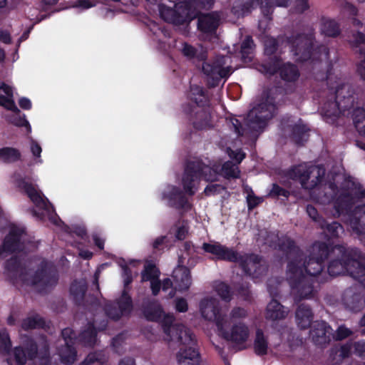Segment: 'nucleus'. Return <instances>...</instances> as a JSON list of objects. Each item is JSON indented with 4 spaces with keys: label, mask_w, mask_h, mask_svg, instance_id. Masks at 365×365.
I'll return each mask as SVG.
<instances>
[{
    "label": "nucleus",
    "mask_w": 365,
    "mask_h": 365,
    "mask_svg": "<svg viewBox=\"0 0 365 365\" xmlns=\"http://www.w3.org/2000/svg\"><path fill=\"white\" fill-rule=\"evenodd\" d=\"M219 175L227 178H238L240 170L237 165L230 162H227L222 165L220 173H218L217 168H212L200 162L190 163L187 166L182 178L184 190L187 194L192 195L201 178L207 181H215L217 180Z\"/></svg>",
    "instance_id": "obj_1"
},
{
    "label": "nucleus",
    "mask_w": 365,
    "mask_h": 365,
    "mask_svg": "<svg viewBox=\"0 0 365 365\" xmlns=\"http://www.w3.org/2000/svg\"><path fill=\"white\" fill-rule=\"evenodd\" d=\"M247 315L245 309H232L228 315H224L222 319L217 320L218 335L240 349L245 348L250 334L249 327L243 322Z\"/></svg>",
    "instance_id": "obj_2"
},
{
    "label": "nucleus",
    "mask_w": 365,
    "mask_h": 365,
    "mask_svg": "<svg viewBox=\"0 0 365 365\" xmlns=\"http://www.w3.org/2000/svg\"><path fill=\"white\" fill-rule=\"evenodd\" d=\"M159 274L158 269L150 263L146 264L145 270L142 273V280L150 282V287L154 295L159 292L160 288L165 292L169 288H172L169 292V296L173 297L175 294L173 289L183 292L187 290L191 284L190 271L185 267L179 266L174 269L173 282L169 279H165L160 283L158 280Z\"/></svg>",
    "instance_id": "obj_3"
},
{
    "label": "nucleus",
    "mask_w": 365,
    "mask_h": 365,
    "mask_svg": "<svg viewBox=\"0 0 365 365\" xmlns=\"http://www.w3.org/2000/svg\"><path fill=\"white\" fill-rule=\"evenodd\" d=\"M148 320L160 322L163 329V339L168 342L192 344L194 339L190 331L182 324H173V315L165 314L158 305L150 306L145 311Z\"/></svg>",
    "instance_id": "obj_4"
},
{
    "label": "nucleus",
    "mask_w": 365,
    "mask_h": 365,
    "mask_svg": "<svg viewBox=\"0 0 365 365\" xmlns=\"http://www.w3.org/2000/svg\"><path fill=\"white\" fill-rule=\"evenodd\" d=\"M203 250L213 255L216 258L232 262L239 261L244 270L253 277H257L264 273L266 267L261 259L256 255L239 257L237 253L234 250L225 247L217 242L204 243Z\"/></svg>",
    "instance_id": "obj_5"
},
{
    "label": "nucleus",
    "mask_w": 365,
    "mask_h": 365,
    "mask_svg": "<svg viewBox=\"0 0 365 365\" xmlns=\"http://www.w3.org/2000/svg\"><path fill=\"white\" fill-rule=\"evenodd\" d=\"M336 95V102L329 103L322 108V113L328 123H334V118L339 113L346 115V111L354 106V98L351 95V88L349 85L336 83L331 86Z\"/></svg>",
    "instance_id": "obj_6"
},
{
    "label": "nucleus",
    "mask_w": 365,
    "mask_h": 365,
    "mask_svg": "<svg viewBox=\"0 0 365 365\" xmlns=\"http://www.w3.org/2000/svg\"><path fill=\"white\" fill-rule=\"evenodd\" d=\"M169 4L170 5L162 4L159 6L160 16L168 22L180 25L191 21L196 16L192 3L180 2L175 5L172 2Z\"/></svg>",
    "instance_id": "obj_7"
},
{
    "label": "nucleus",
    "mask_w": 365,
    "mask_h": 365,
    "mask_svg": "<svg viewBox=\"0 0 365 365\" xmlns=\"http://www.w3.org/2000/svg\"><path fill=\"white\" fill-rule=\"evenodd\" d=\"M276 108L273 103L272 99L267 97L252 108L247 116L248 126L254 130H259L263 128L267 121L271 119L275 112Z\"/></svg>",
    "instance_id": "obj_8"
},
{
    "label": "nucleus",
    "mask_w": 365,
    "mask_h": 365,
    "mask_svg": "<svg viewBox=\"0 0 365 365\" xmlns=\"http://www.w3.org/2000/svg\"><path fill=\"white\" fill-rule=\"evenodd\" d=\"M0 90H2L6 96H0V105L8 110L14 111V115L9 118V121L16 126L26 127L27 132H31V128L25 115H21L13 100L12 88L4 83L0 82Z\"/></svg>",
    "instance_id": "obj_9"
},
{
    "label": "nucleus",
    "mask_w": 365,
    "mask_h": 365,
    "mask_svg": "<svg viewBox=\"0 0 365 365\" xmlns=\"http://www.w3.org/2000/svg\"><path fill=\"white\" fill-rule=\"evenodd\" d=\"M314 173L319 175L321 173L324 175V171L318 167H308L306 164H302L292 168L289 172V176L293 180H299L303 187L311 189L320 181L318 176H310Z\"/></svg>",
    "instance_id": "obj_10"
},
{
    "label": "nucleus",
    "mask_w": 365,
    "mask_h": 365,
    "mask_svg": "<svg viewBox=\"0 0 365 365\" xmlns=\"http://www.w3.org/2000/svg\"><path fill=\"white\" fill-rule=\"evenodd\" d=\"M228 59V57H222L215 64L205 63L202 65V71L207 78V83L211 86H215L220 80L230 75V67L226 66Z\"/></svg>",
    "instance_id": "obj_11"
},
{
    "label": "nucleus",
    "mask_w": 365,
    "mask_h": 365,
    "mask_svg": "<svg viewBox=\"0 0 365 365\" xmlns=\"http://www.w3.org/2000/svg\"><path fill=\"white\" fill-rule=\"evenodd\" d=\"M18 186L25 190L31 200L34 203L36 208L34 211L35 215L43 219L49 215V205L41 193L33 185L23 180L19 182Z\"/></svg>",
    "instance_id": "obj_12"
},
{
    "label": "nucleus",
    "mask_w": 365,
    "mask_h": 365,
    "mask_svg": "<svg viewBox=\"0 0 365 365\" xmlns=\"http://www.w3.org/2000/svg\"><path fill=\"white\" fill-rule=\"evenodd\" d=\"M330 275L337 276L346 272L350 273L354 278L360 279L365 277V267L356 260H351L344 264L341 261L336 260L331 262L328 267Z\"/></svg>",
    "instance_id": "obj_13"
},
{
    "label": "nucleus",
    "mask_w": 365,
    "mask_h": 365,
    "mask_svg": "<svg viewBox=\"0 0 365 365\" xmlns=\"http://www.w3.org/2000/svg\"><path fill=\"white\" fill-rule=\"evenodd\" d=\"M199 310L203 319L208 321L215 320L216 324L217 320L223 317L220 314L218 301L211 296H206L201 299Z\"/></svg>",
    "instance_id": "obj_14"
},
{
    "label": "nucleus",
    "mask_w": 365,
    "mask_h": 365,
    "mask_svg": "<svg viewBox=\"0 0 365 365\" xmlns=\"http://www.w3.org/2000/svg\"><path fill=\"white\" fill-rule=\"evenodd\" d=\"M177 355L179 365H198L200 362L199 352L196 348L195 339L192 344H183Z\"/></svg>",
    "instance_id": "obj_15"
},
{
    "label": "nucleus",
    "mask_w": 365,
    "mask_h": 365,
    "mask_svg": "<svg viewBox=\"0 0 365 365\" xmlns=\"http://www.w3.org/2000/svg\"><path fill=\"white\" fill-rule=\"evenodd\" d=\"M328 250L324 244H316L312 247V255L319 254L317 258L312 257L305 265L306 272L310 275L319 274L322 269L323 259L327 256Z\"/></svg>",
    "instance_id": "obj_16"
},
{
    "label": "nucleus",
    "mask_w": 365,
    "mask_h": 365,
    "mask_svg": "<svg viewBox=\"0 0 365 365\" xmlns=\"http://www.w3.org/2000/svg\"><path fill=\"white\" fill-rule=\"evenodd\" d=\"M269 74L279 73L281 77L288 81H294L298 78L299 73L296 67L291 64L282 66L279 61L274 62V66L264 71Z\"/></svg>",
    "instance_id": "obj_17"
},
{
    "label": "nucleus",
    "mask_w": 365,
    "mask_h": 365,
    "mask_svg": "<svg viewBox=\"0 0 365 365\" xmlns=\"http://www.w3.org/2000/svg\"><path fill=\"white\" fill-rule=\"evenodd\" d=\"M62 335L64 338L66 346L61 352V360L65 364H72L76 359V354L75 350L69 345L72 339L73 331L71 329H64L62 331Z\"/></svg>",
    "instance_id": "obj_18"
},
{
    "label": "nucleus",
    "mask_w": 365,
    "mask_h": 365,
    "mask_svg": "<svg viewBox=\"0 0 365 365\" xmlns=\"http://www.w3.org/2000/svg\"><path fill=\"white\" fill-rule=\"evenodd\" d=\"M163 199L167 200L171 205L181 207H188V205H186L187 202L185 200L182 194L178 192L173 186L168 185L164 189Z\"/></svg>",
    "instance_id": "obj_19"
},
{
    "label": "nucleus",
    "mask_w": 365,
    "mask_h": 365,
    "mask_svg": "<svg viewBox=\"0 0 365 365\" xmlns=\"http://www.w3.org/2000/svg\"><path fill=\"white\" fill-rule=\"evenodd\" d=\"M219 16L217 14H202L199 17L198 28L205 33L214 31L219 24Z\"/></svg>",
    "instance_id": "obj_20"
},
{
    "label": "nucleus",
    "mask_w": 365,
    "mask_h": 365,
    "mask_svg": "<svg viewBox=\"0 0 365 365\" xmlns=\"http://www.w3.org/2000/svg\"><path fill=\"white\" fill-rule=\"evenodd\" d=\"M288 311L276 300H272L267 305L265 317L272 321L284 319Z\"/></svg>",
    "instance_id": "obj_21"
},
{
    "label": "nucleus",
    "mask_w": 365,
    "mask_h": 365,
    "mask_svg": "<svg viewBox=\"0 0 365 365\" xmlns=\"http://www.w3.org/2000/svg\"><path fill=\"white\" fill-rule=\"evenodd\" d=\"M24 237V230L21 228L13 227L5 239L4 247L7 250L14 251L18 248V243Z\"/></svg>",
    "instance_id": "obj_22"
},
{
    "label": "nucleus",
    "mask_w": 365,
    "mask_h": 365,
    "mask_svg": "<svg viewBox=\"0 0 365 365\" xmlns=\"http://www.w3.org/2000/svg\"><path fill=\"white\" fill-rule=\"evenodd\" d=\"M312 314L309 307L302 305L296 312V320L298 326L302 329L307 328L311 323Z\"/></svg>",
    "instance_id": "obj_23"
},
{
    "label": "nucleus",
    "mask_w": 365,
    "mask_h": 365,
    "mask_svg": "<svg viewBox=\"0 0 365 365\" xmlns=\"http://www.w3.org/2000/svg\"><path fill=\"white\" fill-rule=\"evenodd\" d=\"M316 328L312 329L310 334L317 342H322L323 339L329 338L331 334V329L327 325L325 322H319L316 325Z\"/></svg>",
    "instance_id": "obj_24"
},
{
    "label": "nucleus",
    "mask_w": 365,
    "mask_h": 365,
    "mask_svg": "<svg viewBox=\"0 0 365 365\" xmlns=\"http://www.w3.org/2000/svg\"><path fill=\"white\" fill-rule=\"evenodd\" d=\"M254 349L257 354L264 355L268 353V343L266 337L261 330H257L254 341Z\"/></svg>",
    "instance_id": "obj_25"
},
{
    "label": "nucleus",
    "mask_w": 365,
    "mask_h": 365,
    "mask_svg": "<svg viewBox=\"0 0 365 365\" xmlns=\"http://www.w3.org/2000/svg\"><path fill=\"white\" fill-rule=\"evenodd\" d=\"M309 45L310 39H308L305 36L299 37L297 40V49L294 54L298 56L302 53V56L299 58L302 61L309 58L311 56Z\"/></svg>",
    "instance_id": "obj_26"
},
{
    "label": "nucleus",
    "mask_w": 365,
    "mask_h": 365,
    "mask_svg": "<svg viewBox=\"0 0 365 365\" xmlns=\"http://www.w3.org/2000/svg\"><path fill=\"white\" fill-rule=\"evenodd\" d=\"M353 118L355 127L359 133L365 135V110L363 108L354 110Z\"/></svg>",
    "instance_id": "obj_27"
},
{
    "label": "nucleus",
    "mask_w": 365,
    "mask_h": 365,
    "mask_svg": "<svg viewBox=\"0 0 365 365\" xmlns=\"http://www.w3.org/2000/svg\"><path fill=\"white\" fill-rule=\"evenodd\" d=\"M36 352V346L32 345L27 354L25 351L21 348H16L14 351L15 359L18 364H24L28 359H31Z\"/></svg>",
    "instance_id": "obj_28"
},
{
    "label": "nucleus",
    "mask_w": 365,
    "mask_h": 365,
    "mask_svg": "<svg viewBox=\"0 0 365 365\" xmlns=\"http://www.w3.org/2000/svg\"><path fill=\"white\" fill-rule=\"evenodd\" d=\"M322 33L327 36H335L339 30L337 24L332 20H324L322 26Z\"/></svg>",
    "instance_id": "obj_29"
},
{
    "label": "nucleus",
    "mask_w": 365,
    "mask_h": 365,
    "mask_svg": "<svg viewBox=\"0 0 365 365\" xmlns=\"http://www.w3.org/2000/svg\"><path fill=\"white\" fill-rule=\"evenodd\" d=\"M182 54L188 58L203 60L205 57L202 52L198 53L196 49L187 43H183L181 48Z\"/></svg>",
    "instance_id": "obj_30"
},
{
    "label": "nucleus",
    "mask_w": 365,
    "mask_h": 365,
    "mask_svg": "<svg viewBox=\"0 0 365 365\" xmlns=\"http://www.w3.org/2000/svg\"><path fill=\"white\" fill-rule=\"evenodd\" d=\"M19 153L14 148H0V160L6 162H13L19 158Z\"/></svg>",
    "instance_id": "obj_31"
},
{
    "label": "nucleus",
    "mask_w": 365,
    "mask_h": 365,
    "mask_svg": "<svg viewBox=\"0 0 365 365\" xmlns=\"http://www.w3.org/2000/svg\"><path fill=\"white\" fill-rule=\"evenodd\" d=\"M302 275V268L297 267L293 262L288 265L287 277L292 286L294 285V283L297 279L299 280Z\"/></svg>",
    "instance_id": "obj_32"
},
{
    "label": "nucleus",
    "mask_w": 365,
    "mask_h": 365,
    "mask_svg": "<svg viewBox=\"0 0 365 365\" xmlns=\"http://www.w3.org/2000/svg\"><path fill=\"white\" fill-rule=\"evenodd\" d=\"M138 264H140V262L135 260H131L128 262L121 264V267L123 269V278L125 285H128L132 281V277L130 275V273L132 272V268L136 267Z\"/></svg>",
    "instance_id": "obj_33"
},
{
    "label": "nucleus",
    "mask_w": 365,
    "mask_h": 365,
    "mask_svg": "<svg viewBox=\"0 0 365 365\" xmlns=\"http://www.w3.org/2000/svg\"><path fill=\"white\" fill-rule=\"evenodd\" d=\"M259 1H260L262 5L263 4L262 0H243L245 4L243 7L240 10L237 9V7H234V12L237 15H244L245 14L249 12L250 9L256 6L259 4Z\"/></svg>",
    "instance_id": "obj_34"
},
{
    "label": "nucleus",
    "mask_w": 365,
    "mask_h": 365,
    "mask_svg": "<svg viewBox=\"0 0 365 365\" xmlns=\"http://www.w3.org/2000/svg\"><path fill=\"white\" fill-rule=\"evenodd\" d=\"M30 150L34 158V161L37 164H41L43 160L41 157L42 148L41 145L34 140H30Z\"/></svg>",
    "instance_id": "obj_35"
},
{
    "label": "nucleus",
    "mask_w": 365,
    "mask_h": 365,
    "mask_svg": "<svg viewBox=\"0 0 365 365\" xmlns=\"http://www.w3.org/2000/svg\"><path fill=\"white\" fill-rule=\"evenodd\" d=\"M360 347L365 348L364 344H356L354 345H349L341 347L340 350V356L342 357H346L349 356L350 353L352 352L353 349H354L359 355L362 354V351L361 350Z\"/></svg>",
    "instance_id": "obj_36"
},
{
    "label": "nucleus",
    "mask_w": 365,
    "mask_h": 365,
    "mask_svg": "<svg viewBox=\"0 0 365 365\" xmlns=\"http://www.w3.org/2000/svg\"><path fill=\"white\" fill-rule=\"evenodd\" d=\"M252 46V41L250 38H247L242 45V55L245 62L251 61V50Z\"/></svg>",
    "instance_id": "obj_37"
},
{
    "label": "nucleus",
    "mask_w": 365,
    "mask_h": 365,
    "mask_svg": "<svg viewBox=\"0 0 365 365\" xmlns=\"http://www.w3.org/2000/svg\"><path fill=\"white\" fill-rule=\"evenodd\" d=\"M118 306L120 309V314H123L130 311L131 307L130 298L126 292H123L122 297L118 302Z\"/></svg>",
    "instance_id": "obj_38"
},
{
    "label": "nucleus",
    "mask_w": 365,
    "mask_h": 365,
    "mask_svg": "<svg viewBox=\"0 0 365 365\" xmlns=\"http://www.w3.org/2000/svg\"><path fill=\"white\" fill-rule=\"evenodd\" d=\"M96 331L94 329L91 328L88 331H84L81 335V340L83 341L85 344L91 346L96 341Z\"/></svg>",
    "instance_id": "obj_39"
},
{
    "label": "nucleus",
    "mask_w": 365,
    "mask_h": 365,
    "mask_svg": "<svg viewBox=\"0 0 365 365\" xmlns=\"http://www.w3.org/2000/svg\"><path fill=\"white\" fill-rule=\"evenodd\" d=\"M11 346L10 339L6 331L0 333V350L2 352L8 353Z\"/></svg>",
    "instance_id": "obj_40"
},
{
    "label": "nucleus",
    "mask_w": 365,
    "mask_h": 365,
    "mask_svg": "<svg viewBox=\"0 0 365 365\" xmlns=\"http://www.w3.org/2000/svg\"><path fill=\"white\" fill-rule=\"evenodd\" d=\"M216 291L221 298L225 301L230 300V294L228 287L224 283H219L216 287Z\"/></svg>",
    "instance_id": "obj_41"
},
{
    "label": "nucleus",
    "mask_w": 365,
    "mask_h": 365,
    "mask_svg": "<svg viewBox=\"0 0 365 365\" xmlns=\"http://www.w3.org/2000/svg\"><path fill=\"white\" fill-rule=\"evenodd\" d=\"M192 98L195 101L197 104H199L203 101L205 98L203 91L201 88L195 86L191 89Z\"/></svg>",
    "instance_id": "obj_42"
},
{
    "label": "nucleus",
    "mask_w": 365,
    "mask_h": 365,
    "mask_svg": "<svg viewBox=\"0 0 365 365\" xmlns=\"http://www.w3.org/2000/svg\"><path fill=\"white\" fill-rule=\"evenodd\" d=\"M247 201L249 209H252L262 202V198L255 196L254 193L250 191V192H247Z\"/></svg>",
    "instance_id": "obj_43"
},
{
    "label": "nucleus",
    "mask_w": 365,
    "mask_h": 365,
    "mask_svg": "<svg viewBox=\"0 0 365 365\" xmlns=\"http://www.w3.org/2000/svg\"><path fill=\"white\" fill-rule=\"evenodd\" d=\"M41 325L40 321L36 318H28L24 321L22 327L24 329H33Z\"/></svg>",
    "instance_id": "obj_44"
},
{
    "label": "nucleus",
    "mask_w": 365,
    "mask_h": 365,
    "mask_svg": "<svg viewBox=\"0 0 365 365\" xmlns=\"http://www.w3.org/2000/svg\"><path fill=\"white\" fill-rule=\"evenodd\" d=\"M227 153L231 158L235 160L238 163L245 158V154L240 150L232 151L228 148Z\"/></svg>",
    "instance_id": "obj_45"
},
{
    "label": "nucleus",
    "mask_w": 365,
    "mask_h": 365,
    "mask_svg": "<svg viewBox=\"0 0 365 365\" xmlns=\"http://www.w3.org/2000/svg\"><path fill=\"white\" fill-rule=\"evenodd\" d=\"M350 331L344 327H340L337 329L336 334V339H343L348 336L350 334Z\"/></svg>",
    "instance_id": "obj_46"
},
{
    "label": "nucleus",
    "mask_w": 365,
    "mask_h": 365,
    "mask_svg": "<svg viewBox=\"0 0 365 365\" xmlns=\"http://www.w3.org/2000/svg\"><path fill=\"white\" fill-rule=\"evenodd\" d=\"M175 309L180 312H185L187 310V303L184 299H178L176 301Z\"/></svg>",
    "instance_id": "obj_47"
},
{
    "label": "nucleus",
    "mask_w": 365,
    "mask_h": 365,
    "mask_svg": "<svg viewBox=\"0 0 365 365\" xmlns=\"http://www.w3.org/2000/svg\"><path fill=\"white\" fill-rule=\"evenodd\" d=\"M96 2H91L88 0H80L76 3V6L83 9H87L96 6Z\"/></svg>",
    "instance_id": "obj_48"
},
{
    "label": "nucleus",
    "mask_w": 365,
    "mask_h": 365,
    "mask_svg": "<svg viewBox=\"0 0 365 365\" xmlns=\"http://www.w3.org/2000/svg\"><path fill=\"white\" fill-rule=\"evenodd\" d=\"M19 104L21 108L25 110H30L32 106L31 101L24 97L19 99Z\"/></svg>",
    "instance_id": "obj_49"
},
{
    "label": "nucleus",
    "mask_w": 365,
    "mask_h": 365,
    "mask_svg": "<svg viewBox=\"0 0 365 365\" xmlns=\"http://www.w3.org/2000/svg\"><path fill=\"white\" fill-rule=\"evenodd\" d=\"M275 47V40L274 39H267L265 43V51L268 54H271L274 51V48Z\"/></svg>",
    "instance_id": "obj_50"
},
{
    "label": "nucleus",
    "mask_w": 365,
    "mask_h": 365,
    "mask_svg": "<svg viewBox=\"0 0 365 365\" xmlns=\"http://www.w3.org/2000/svg\"><path fill=\"white\" fill-rule=\"evenodd\" d=\"M362 55L363 59L358 66V72L361 77L365 81V53Z\"/></svg>",
    "instance_id": "obj_51"
},
{
    "label": "nucleus",
    "mask_w": 365,
    "mask_h": 365,
    "mask_svg": "<svg viewBox=\"0 0 365 365\" xmlns=\"http://www.w3.org/2000/svg\"><path fill=\"white\" fill-rule=\"evenodd\" d=\"M187 230L185 226L180 227L178 228L176 233H175V237L178 240H183V239H185V237L187 235Z\"/></svg>",
    "instance_id": "obj_52"
},
{
    "label": "nucleus",
    "mask_w": 365,
    "mask_h": 365,
    "mask_svg": "<svg viewBox=\"0 0 365 365\" xmlns=\"http://www.w3.org/2000/svg\"><path fill=\"white\" fill-rule=\"evenodd\" d=\"M329 230H331L333 235H338L339 233L342 230L341 226L337 222H333L328 227Z\"/></svg>",
    "instance_id": "obj_53"
},
{
    "label": "nucleus",
    "mask_w": 365,
    "mask_h": 365,
    "mask_svg": "<svg viewBox=\"0 0 365 365\" xmlns=\"http://www.w3.org/2000/svg\"><path fill=\"white\" fill-rule=\"evenodd\" d=\"M364 37L362 34L358 33L356 36H354V38L351 40V43L354 46H359L361 43H364Z\"/></svg>",
    "instance_id": "obj_54"
},
{
    "label": "nucleus",
    "mask_w": 365,
    "mask_h": 365,
    "mask_svg": "<svg viewBox=\"0 0 365 365\" xmlns=\"http://www.w3.org/2000/svg\"><path fill=\"white\" fill-rule=\"evenodd\" d=\"M307 211L310 217H312L314 220H317L318 214L315 207L312 205H308L307 207Z\"/></svg>",
    "instance_id": "obj_55"
},
{
    "label": "nucleus",
    "mask_w": 365,
    "mask_h": 365,
    "mask_svg": "<svg viewBox=\"0 0 365 365\" xmlns=\"http://www.w3.org/2000/svg\"><path fill=\"white\" fill-rule=\"evenodd\" d=\"M0 41L5 43H9L11 41L9 34L6 31L0 30Z\"/></svg>",
    "instance_id": "obj_56"
},
{
    "label": "nucleus",
    "mask_w": 365,
    "mask_h": 365,
    "mask_svg": "<svg viewBox=\"0 0 365 365\" xmlns=\"http://www.w3.org/2000/svg\"><path fill=\"white\" fill-rule=\"evenodd\" d=\"M271 194H274L277 195H283L286 197L287 192L283 189H281L278 186H274L271 191Z\"/></svg>",
    "instance_id": "obj_57"
},
{
    "label": "nucleus",
    "mask_w": 365,
    "mask_h": 365,
    "mask_svg": "<svg viewBox=\"0 0 365 365\" xmlns=\"http://www.w3.org/2000/svg\"><path fill=\"white\" fill-rule=\"evenodd\" d=\"M93 240H94L96 246L99 249H103V248L104 240L101 236H99L98 235H93Z\"/></svg>",
    "instance_id": "obj_58"
},
{
    "label": "nucleus",
    "mask_w": 365,
    "mask_h": 365,
    "mask_svg": "<svg viewBox=\"0 0 365 365\" xmlns=\"http://www.w3.org/2000/svg\"><path fill=\"white\" fill-rule=\"evenodd\" d=\"M297 10L303 11L308 8V3L307 0H297Z\"/></svg>",
    "instance_id": "obj_59"
},
{
    "label": "nucleus",
    "mask_w": 365,
    "mask_h": 365,
    "mask_svg": "<svg viewBox=\"0 0 365 365\" xmlns=\"http://www.w3.org/2000/svg\"><path fill=\"white\" fill-rule=\"evenodd\" d=\"M344 12L351 15H355L356 14V9L351 4H347L344 8Z\"/></svg>",
    "instance_id": "obj_60"
},
{
    "label": "nucleus",
    "mask_w": 365,
    "mask_h": 365,
    "mask_svg": "<svg viewBox=\"0 0 365 365\" xmlns=\"http://www.w3.org/2000/svg\"><path fill=\"white\" fill-rule=\"evenodd\" d=\"M96 359V354H89L85 361L83 362V365H88Z\"/></svg>",
    "instance_id": "obj_61"
},
{
    "label": "nucleus",
    "mask_w": 365,
    "mask_h": 365,
    "mask_svg": "<svg viewBox=\"0 0 365 365\" xmlns=\"http://www.w3.org/2000/svg\"><path fill=\"white\" fill-rule=\"evenodd\" d=\"M219 187L218 185H210V186H207L205 189V192L207 195H210L212 192H215L217 190V188Z\"/></svg>",
    "instance_id": "obj_62"
},
{
    "label": "nucleus",
    "mask_w": 365,
    "mask_h": 365,
    "mask_svg": "<svg viewBox=\"0 0 365 365\" xmlns=\"http://www.w3.org/2000/svg\"><path fill=\"white\" fill-rule=\"evenodd\" d=\"M79 255L84 259H88L92 257V253L89 251L82 250L79 252Z\"/></svg>",
    "instance_id": "obj_63"
},
{
    "label": "nucleus",
    "mask_w": 365,
    "mask_h": 365,
    "mask_svg": "<svg viewBox=\"0 0 365 365\" xmlns=\"http://www.w3.org/2000/svg\"><path fill=\"white\" fill-rule=\"evenodd\" d=\"M359 212H363V215L360 216L359 221L360 222H364L365 221V207L359 208Z\"/></svg>",
    "instance_id": "obj_64"
}]
</instances>
